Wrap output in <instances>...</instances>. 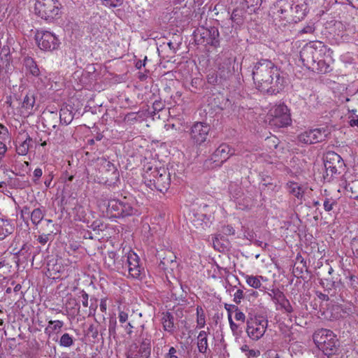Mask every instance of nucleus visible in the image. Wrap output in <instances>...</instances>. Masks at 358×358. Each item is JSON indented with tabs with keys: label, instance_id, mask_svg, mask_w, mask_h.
<instances>
[{
	"label": "nucleus",
	"instance_id": "nucleus-34",
	"mask_svg": "<svg viewBox=\"0 0 358 358\" xmlns=\"http://www.w3.org/2000/svg\"><path fill=\"white\" fill-rule=\"evenodd\" d=\"M141 330L138 335V338L145 339V340H151L152 341V334L149 329L145 325V324H141Z\"/></svg>",
	"mask_w": 358,
	"mask_h": 358
},
{
	"label": "nucleus",
	"instance_id": "nucleus-64",
	"mask_svg": "<svg viewBox=\"0 0 358 358\" xmlns=\"http://www.w3.org/2000/svg\"><path fill=\"white\" fill-rule=\"evenodd\" d=\"M31 245L24 244L23 246L22 247L21 250H20L19 253L24 255V253L29 251L31 250Z\"/></svg>",
	"mask_w": 358,
	"mask_h": 358
},
{
	"label": "nucleus",
	"instance_id": "nucleus-36",
	"mask_svg": "<svg viewBox=\"0 0 358 358\" xmlns=\"http://www.w3.org/2000/svg\"><path fill=\"white\" fill-rule=\"evenodd\" d=\"M272 292L273 294V301L278 305H280V303H282L284 301V299H286V296L284 294V293L278 289H272Z\"/></svg>",
	"mask_w": 358,
	"mask_h": 358
},
{
	"label": "nucleus",
	"instance_id": "nucleus-40",
	"mask_svg": "<svg viewBox=\"0 0 358 358\" xmlns=\"http://www.w3.org/2000/svg\"><path fill=\"white\" fill-rule=\"evenodd\" d=\"M173 258H176V257L173 253L169 252V257H164L163 259L161 260L159 266L162 268L166 269L169 264H172L174 262Z\"/></svg>",
	"mask_w": 358,
	"mask_h": 358
},
{
	"label": "nucleus",
	"instance_id": "nucleus-41",
	"mask_svg": "<svg viewBox=\"0 0 358 358\" xmlns=\"http://www.w3.org/2000/svg\"><path fill=\"white\" fill-rule=\"evenodd\" d=\"M99 325L90 324L87 330V335L89 337H92L93 339H96L99 335Z\"/></svg>",
	"mask_w": 358,
	"mask_h": 358
},
{
	"label": "nucleus",
	"instance_id": "nucleus-61",
	"mask_svg": "<svg viewBox=\"0 0 358 358\" xmlns=\"http://www.w3.org/2000/svg\"><path fill=\"white\" fill-rule=\"evenodd\" d=\"M31 213L30 212V210H29V208L28 206H24L21 210H20V215H21V217L22 219H24V216L25 215H27V217H29L30 215H31Z\"/></svg>",
	"mask_w": 358,
	"mask_h": 358
},
{
	"label": "nucleus",
	"instance_id": "nucleus-63",
	"mask_svg": "<svg viewBox=\"0 0 358 358\" xmlns=\"http://www.w3.org/2000/svg\"><path fill=\"white\" fill-rule=\"evenodd\" d=\"M176 352H177L176 349L173 347H171L169 350L167 357L169 358H178V357L176 355Z\"/></svg>",
	"mask_w": 358,
	"mask_h": 358
},
{
	"label": "nucleus",
	"instance_id": "nucleus-28",
	"mask_svg": "<svg viewBox=\"0 0 358 358\" xmlns=\"http://www.w3.org/2000/svg\"><path fill=\"white\" fill-rule=\"evenodd\" d=\"M198 349L201 353H206L208 349L207 333L205 331H201L198 336Z\"/></svg>",
	"mask_w": 358,
	"mask_h": 358
},
{
	"label": "nucleus",
	"instance_id": "nucleus-32",
	"mask_svg": "<svg viewBox=\"0 0 358 358\" xmlns=\"http://www.w3.org/2000/svg\"><path fill=\"white\" fill-rule=\"evenodd\" d=\"M35 103V95L34 92H29L24 96L22 102V107L27 109L31 110Z\"/></svg>",
	"mask_w": 358,
	"mask_h": 358
},
{
	"label": "nucleus",
	"instance_id": "nucleus-20",
	"mask_svg": "<svg viewBox=\"0 0 358 358\" xmlns=\"http://www.w3.org/2000/svg\"><path fill=\"white\" fill-rule=\"evenodd\" d=\"M266 330L264 326L257 327L253 324V322H247L246 332L250 338L253 340L259 339L264 334Z\"/></svg>",
	"mask_w": 358,
	"mask_h": 358
},
{
	"label": "nucleus",
	"instance_id": "nucleus-37",
	"mask_svg": "<svg viewBox=\"0 0 358 358\" xmlns=\"http://www.w3.org/2000/svg\"><path fill=\"white\" fill-rule=\"evenodd\" d=\"M315 31V24L309 22L303 28L299 31L298 34L301 36L303 34H313Z\"/></svg>",
	"mask_w": 358,
	"mask_h": 358
},
{
	"label": "nucleus",
	"instance_id": "nucleus-50",
	"mask_svg": "<svg viewBox=\"0 0 358 358\" xmlns=\"http://www.w3.org/2000/svg\"><path fill=\"white\" fill-rule=\"evenodd\" d=\"M222 232L227 236L234 235L235 229L231 225H226L222 227Z\"/></svg>",
	"mask_w": 358,
	"mask_h": 358
},
{
	"label": "nucleus",
	"instance_id": "nucleus-5",
	"mask_svg": "<svg viewBox=\"0 0 358 358\" xmlns=\"http://www.w3.org/2000/svg\"><path fill=\"white\" fill-rule=\"evenodd\" d=\"M313 341L317 348L328 357L336 354L339 346L335 334L329 329H322L313 335Z\"/></svg>",
	"mask_w": 358,
	"mask_h": 358
},
{
	"label": "nucleus",
	"instance_id": "nucleus-48",
	"mask_svg": "<svg viewBox=\"0 0 358 358\" xmlns=\"http://www.w3.org/2000/svg\"><path fill=\"white\" fill-rule=\"evenodd\" d=\"M233 308L236 311L235 319L238 321L244 322L245 318V314L243 312L240 311L236 306H233Z\"/></svg>",
	"mask_w": 358,
	"mask_h": 358
},
{
	"label": "nucleus",
	"instance_id": "nucleus-44",
	"mask_svg": "<svg viewBox=\"0 0 358 358\" xmlns=\"http://www.w3.org/2000/svg\"><path fill=\"white\" fill-rule=\"evenodd\" d=\"M124 0H101L102 4L107 7L115 8L120 6Z\"/></svg>",
	"mask_w": 358,
	"mask_h": 358
},
{
	"label": "nucleus",
	"instance_id": "nucleus-38",
	"mask_svg": "<svg viewBox=\"0 0 358 358\" xmlns=\"http://www.w3.org/2000/svg\"><path fill=\"white\" fill-rule=\"evenodd\" d=\"M250 322H253V324L257 327L264 326L265 327V330L268 326V321L264 317L262 316H255L254 319L251 318Z\"/></svg>",
	"mask_w": 358,
	"mask_h": 358
},
{
	"label": "nucleus",
	"instance_id": "nucleus-49",
	"mask_svg": "<svg viewBox=\"0 0 358 358\" xmlns=\"http://www.w3.org/2000/svg\"><path fill=\"white\" fill-rule=\"evenodd\" d=\"M103 223H102V222H101V221H100V220H95V221H94V222L91 224V225H90V227L93 231H102V230H103V229H102V228H101V227H103Z\"/></svg>",
	"mask_w": 358,
	"mask_h": 358
},
{
	"label": "nucleus",
	"instance_id": "nucleus-52",
	"mask_svg": "<svg viewBox=\"0 0 358 358\" xmlns=\"http://www.w3.org/2000/svg\"><path fill=\"white\" fill-rule=\"evenodd\" d=\"M43 171L42 169L40 168H37L34 171V182L35 183L37 182V181L39 180V178L42 176Z\"/></svg>",
	"mask_w": 358,
	"mask_h": 358
},
{
	"label": "nucleus",
	"instance_id": "nucleus-60",
	"mask_svg": "<svg viewBox=\"0 0 358 358\" xmlns=\"http://www.w3.org/2000/svg\"><path fill=\"white\" fill-rule=\"evenodd\" d=\"M50 236V234H49L41 235L38 236V241L42 245H45L48 241Z\"/></svg>",
	"mask_w": 358,
	"mask_h": 358
},
{
	"label": "nucleus",
	"instance_id": "nucleus-27",
	"mask_svg": "<svg viewBox=\"0 0 358 358\" xmlns=\"http://www.w3.org/2000/svg\"><path fill=\"white\" fill-rule=\"evenodd\" d=\"M310 70L317 73H327L331 71V68L322 57H320V59L316 61L315 68L311 69Z\"/></svg>",
	"mask_w": 358,
	"mask_h": 358
},
{
	"label": "nucleus",
	"instance_id": "nucleus-54",
	"mask_svg": "<svg viewBox=\"0 0 358 358\" xmlns=\"http://www.w3.org/2000/svg\"><path fill=\"white\" fill-rule=\"evenodd\" d=\"M135 322L133 320L127 323L125 326V330L129 335H131L133 332V329L135 327Z\"/></svg>",
	"mask_w": 358,
	"mask_h": 358
},
{
	"label": "nucleus",
	"instance_id": "nucleus-56",
	"mask_svg": "<svg viewBox=\"0 0 358 358\" xmlns=\"http://www.w3.org/2000/svg\"><path fill=\"white\" fill-rule=\"evenodd\" d=\"M248 358H255L260 355V351L257 350H250L245 354Z\"/></svg>",
	"mask_w": 358,
	"mask_h": 358
},
{
	"label": "nucleus",
	"instance_id": "nucleus-3",
	"mask_svg": "<svg viewBox=\"0 0 358 358\" xmlns=\"http://www.w3.org/2000/svg\"><path fill=\"white\" fill-rule=\"evenodd\" d=\"M140 214L138 206L134 198L124 196L122 200L113 199L107 201L106 215L109 217L123 218Z\"/></svg>",
	"mask_w": 358,
	"mask_h": 358
},
{
	"label": "nucleus",
	"instance_id": "nucleus-13",
	"mask_svg": "<svg viewBox=\"0 0 358 358\" xmlns=\"http://www.w3.org/2000/svg\"><path fill=\"white\" fill-rule=\"evenodd\" d=\"M234 154L235 150L234 148H231L227 143H222L213 153L211 160L213 162H219L220 164H222Z\"/></svg>",
	"mask_w": 358,
	"mask_h": 358
},
{
	"label": "nucleus",
	"instance_id": "nucleus-35",
	"mask_svg": "<svg viewBox=\"0 0 358 358\" xmlns=\"http://www.w3.org/2000/svg\"><path fill=\"white\" fill-rule=\"evenodd\" d=\"M218 76L217 72H212L207 76V81L209 84L213 85H224L222 79H220Z\"/></svg>",
	"mask_w": 358,
	"mask_h": 358
},
{
	"label": "nucleus",
	"instance_id": "nucleus-31",
	"mask_svg": "<svg viewBox=\"0 0 358 358\" xmlns=\"http://www.w3.org/2000/svg\"><path fill=\"white\" fill-rule=\"evenodd\" d=\"M263 277L261 275H245V280L247 284L255 289H259L262 286V282L260 279H262Z\"/></svg>",
	"mask_w": 358,
	"mask_h": 358
},
{
	"label": "nucleus",
	"instance_id": "nucleus-39",
	"mask_svg": "<svg viewBox=\"0 0 358 358\" xmlns=\"http://www.w3.org/2000/svg\"><path fill=\"white\" fill-rule=\"evenodd\" d=\"M196 315L198 326L199 327H203L205 325V315L203 313V310L201 306H197Z\"/></svg>",
	"mask_w": 358,
	"mask_h": 358
},
{
	"label": "nucleus",
	"instance_id": "nucleus-29",
	"mask_svg": "<svg viewBox=\"0 0 358 358\" xmlns=\"http://www.w3.org/2000/svg\"><path fill=\"white\" fill-rule=\"evenodd\" d=\"M220 33L218 29L215 27H211V34L210 37L208 40L206 45H211L213 47L217 48L220 45Z\"/></svg>",
	"mask_w": 358,
	"mask_h": 358
},
{
	"label": "nucleus",
	"instance_id": "nucleus-47",
	"mask_svg": "<svg viewBox=\"0 0 358 358\" xmlns=\"http://www.w3.org/2000/svg\"><path fill=\"white\" fill-rule=\"evenodd\" d=\"M117 325V321L115 319H110L109 321L108 331L110 336H115V328Z\"/></svg>",
	"mask_w": 358,
	"mask_h": 358
},
{
	"label": "nucleus",
	"instance_id": "nucleus-12",
	"mask_svg": "<svg viewBox=\"0 0 358 358\" xmlns=\"http://www.w3.org/2000/svg\"><path fill=\"white\" fill-rule=\"evenodd\" d=\"M330 132L322 127L306 131L299 136V141L306 144H314L326 140Z\"/></svg>",
	"mask_w": 358,
	"mask_h": 358
},
{
	"label": "nucleus",
	"instance_id": "nucleus-6",
	"mask_svg": "<svg viewBox=\"0 0 358 358\" xmlns=\"http://www.w3.org/2000/svg\"><path fill=\"white\" fill-rule=\"evenodd\" d=\"M326 47L321 41L310 42L300 51V59L308 69H315L316 61L322 57Z\"/></svg>",
	"mask_w": 358,
	"mask_h": 358
},
{
	"label": "nucleus",
	"instance_id": "nucleus-14",
	"mask_svg": "<svg viewBox=\"0 0 358 358\" xmlns=\"http://www.w3.org/2000/svg\"><path fill=\"white\" fill-rule=\"evenodd\" d=\"M234 71V68L231 58L224 57L219 63L217 73L224 83L232 77Z\"/></svg>",
	"mask_w": 358,
	"mask_h": 358
},
{
	"label": "nucleus",
	"instance_id": "nucleus-42",
	"mask_svg": "<svg viewBox=\"0 0 358 358\" xmlns=\"http://www.w3.org/2000/svg\"><path fill=\"white\" fill-rule=\"evenodd\" d=\"M64 323L62 321L60 320H55L52 321L50 320L48 322V327L45 329V331H47L48 329H51L52 331H57L60 330L62 327H63Z\"/></svg>",
	"mask_w": 358,
	"mask_h": 358
},
{
	"label": "nucleus",
	"instance_id": "nucleus-53",
	"mask_svg": "<svg viewBox=\"0 0 358 358\" xmlns=\"http://www.w3.org/2000/svg\"><path fill=\"white\" fill-rule=\"evenodd\" d=\"M228 320H229L230 328H231V331L235 334L236 330L238 328V326L236 323L234 322L232 317H231V313H229V314L228 315Z\"/></svg>",
	"mask_w": 358,
	"mask_h": 358
},
{
	"label": "nucleus",
	"instance_id": "nucleus-25",
	"mask_svg": "<svg viewBox=\"0 0 358 358\" xmlns=\"http://www.w3.org/2000/svg\"><path fill=\"white\" fill-rule=\"evenodd\" d=\"M73 120V112L68 106L62 107L59 111V121L61 124L68 125Z\"/></svg>",
	"mask_w": 358,
	"mask_h": 358
},
{
	"label": "nucleus",
	"instance_id": "nucleus-62",
	"mask_svg": "<svg viewBox=\"0 0 358 358\" xmlns=\"http://www.w3.org/2000/svg\"><path fill=\"white\" fill-rule=\"evenodd\" d=\"M119 321L121 323H124L128 320V314L124 311H120L118 315Z\"/></svg>",
	"mask_w": 358,
	"mask_h": 358
},
{
	"label": "nucleus",
	"instance_id": "nucleus-9",
	"mask_svg": "<svg viewBox=\"0 0 358 358\" xmlns=\"http://www.w3.org/2000/svg\"><path fill=\"white\" fill-rule=\"evenodd\" d=\"M270 116L269 124L278 128L287 127L292 122L289 109L284 103L274 106Z\"/></svg>",
	"mask_w": 358,
	"mask_h": 358
},
{
	"label": "nucleus",
	"instance_id": "nucleus-15",
	"mask_svg": "<svg viewBox=\"0 0 358 358\" xmlns=\"http://www.w3.org/2000/svg\"><path fill=\"white\" fill-rule=\"evenodd\" d=\"M101 168L106 173V182L110 180V182H115L119 180V172L115 166L105 158L101 159Z\"/></svg>",
	"mask_w": 358,
	"mask_h": 358
},
{
	"label": "nucleus",
	"instance_id": "nucleus-7",
	"mask_svg": "<svg viewBox=\"0 0 358 358\" xmlns=\"http://www.w3.org/2000/svg\"><path fill=\"white\" fill-rule=\"evenodd\" d=\"M61 8L58 0H36L34 10L42 19L51 21L59 15Z\"/></svg>",
	"mask_w": 358,
	"mask_h": 358
},
{
	"label": "nucleus",
	"instance_id": "nucleus-58",
	"mask_svg": "<svg viewBox=\"0 0 358 358\" xmlns=\"http://www.w3.org/2000/svg\"><path fill=\"white\" fill-rule=\"evenodd\" d=\"M348 118L350 119L349 124L351 127H358V115H357V117L353 116V115H350L348 117Z\"/></svg>",
	"mask_w": 358,
	"mask_h": 358
},
{
	"label": "nucleus",
	"instance_id": "nucleus-2",
	"mask_svg": "<svg viewBox=\"0 0 358 358\" xmlns=\"http://www.w3.org/2000/svg\"><path fill=\"white\" fill-rule=\"evenodd\" d=\"M309 0H278L275 4L279 17L287 22H297L309 12Z\"/></svg>",
	"mask_w": 358,
	"mask_h": 358
},
{
	"label": "nucleus",
	"instance_id": "nucleus-43",
	"mask_svg": "<svg viewBox=\"0 0 358 358\" xmlns=\"http://www.w3.org/2000/svg\"><path fill=\"white\" fill-rule=\"evenodd\" d=\"M337 204V202L332 198H326L324 201V208L327 212H329L333 210L334 206Z\"/></svg>",
	"mask_w": 358,
	"mask_h": 358
},
{
	"label": "nucleus",
	"instance_id": "nucleus-55",
	"mask_svg": "<svg viewBox=\"0 0 358 358\" xmlns=\"http://www.w3.org/2000/svg\"><path fill=\"white\" fill-rule=\"evenodd\" d=\"M136 343H137V344L151 348V343H152L151 340H149V339L145 340V339L136 338Z\"/></svg>",
	"mask_w": 358,
	"mask_h": 358
},
{
	"label": "nucleus",
	"instance_id": "nucleus-51",
	"mask_svg": "<svg viewBox=\"0 0 358 358\" xmlns=\"http://www.w3.org/2000/svg\"><path fill=\"white\" fill-rule=\"evenodd\" d=\"M164 107V103L161 101H155L152 104V109L155 110V111H161L163 110Z\"/></svg>",
	"mask_w": 358,
	"mask_h": 358
},
{
	"label": "nucleus",
	"instance_id": "nucleus-30",
	"mask_svg": "<svg viewBox=\"0 0 358 358\" xmlns=\"http://www.w3.org/2000/svg\"><path fill=\"white\" fill-rule=\"evenodd\" d=\"M45 212L40 208L34 209L30 215L31 220L33 224L38 225L43 219Z\"/></svg>",
	"mask_w": 358,
	"mask_h": 358
},
{
	"label": "nucleus",
	"instance_id": "nucleus-4",
	"mask_svg": "<svg viewBox=\"0 0 358 358\" xmlns=\"http://www.w3.org/2000/svg\"><path fill=\"white\" fill-rule=\"evenodd\" d=\"M145 183L151 189L166 192L171 184L170 173L164 168L150 167L143 175Z\"/></svg>",
	"mask_w": 358,
	"mask_h": 358
},
{
	"label": "nucleus",
	"instance_id": "nucleus-22",
	"mask_svg": "<svg viewBox=\"0 0 358 358\" xmlns=\"http://www.w3.org/2000/svg\"><path fill=\"white\" fill-rule=\"evenodd\" d=\"M162 322L163 324V328L165 331L169 332L170 334H173L174 332V317L172 315V313L169 312L164 313Z\"/></svg>",
	"mask_w": 358,
	"mask_h": 358
},
{
	"label": "nucleus",
	"instance_id": "nucleus-16",
	"mask_svg": "<svg viewBox=\"0 0 358 358\" xmlns=\"http://www.w3.org/2000/svg\"><path fill=\"white\" fill-rule=\"evenodd\" d=\"M127 265L129 275L134 278L140 276L141 267L139 265V257L134 252H129L127 257Z\"/></svg>",
	"mask_w": 358,
	"mask_h": 358
},
{
	"label": "nucleus",
	"instance_id": "nucleus-18",
	"mask_svg": "<svg viewBox=\"0 0 358 358\" xmlns=\"http://www.w3.org/2000/svg\"><path fill=\"white\" fill-rule=\"evenodd\" d=\"M32 142L33 140L28 134H21L16 140V152L19 155H26Z\"/></svg>",
	"mask_w": 358,
	"mask_h": 358
},
{
	"label": "nucleus",
	"instance_id": "nucleus-33",
	"mask_svg": "<svg viewBox=\"0 0 358 358\" xmlns=\"http://www.w3.org/2000/svg\"><path fill=\"white\" fill-rule=\"evenodd\" d=\"M59 343L62 347L69 348L73 344V338L69 334L65 333L61 336Z\"/></svg>",
	"mask_w": 358,
	"mask_h": 358
},
{
	"label": "nucleus",
	"instance_id": "nucleus-26",
	"mask_svg": "<svg viewBox=\"0 0 358 358\" xmlns=\"http://www.w3.org/2000/svg\"><path fill=\"white\" fill-rule=\"evenodd\" d=\"M24 66L33 76H40L41 71L36 62L31 57H26L24 60Z\"/></svg>",
	"mask_w": 358,
	"mask_h": 358
},
{
	"label": "nucleus",
	"instance_id": "nucleus-59",
	"mask_svg": "<svg viewBox=\"0 0 358 358\" xmlns=\"http://www.w3.org/2000/svg\"><path fill=\"white\" fill-rule=\"evenodd\" d=\"M248 7H253V6H260L262 4V0H245Z\"/></svg>",
	"mask_w": 358,
	"mask_h": 358
},
{
	"label": "nucleus",
	"instance_id": "nucleus-10",
	"mask_svg": "<svg viewBox=\"0 0 358 358\" xmlns=\"http://www.w3.org/2000/svg\"><path fill=\"white\" fill-rule=\"evenodd\" d=\"M210 127L204 122H195L189 127L188 134L193 145H201L207 140Z\"/></svg>",
	"mask_w": 358,
	"mask_h": 358
},
{
	"label": "nucleus",
	"instance_id": "nucleus-21",
	"mask_svg": "<svg viewBox=\"0 0 358 358\" xmlns=\"http://www.w3.org/2000/svg\"><path fill=\"white\" fill-rule=\"evenodd\" d=\"M334 272V269L330 267L328 271L329 276L321 279V285L327 291H331L338 285V278L331 276Z\"/></svg>",
	"mask_w": 358,
	"mask_h": 358
},
{
	"label": "nucleus",
	"instance_id": "nucleus-19",
	"mask_svg": "<svg viewBox=\"0 0 358 358\" xmlns=\"http://www.w3.org/2000/svg\"><path fill=\"white\" fill-rule=\"evenodd\" d=\"M14 230L15 226L10 220L0 218V241L12 234Z\"/></svg>",
	"mask_w": 358,
	"mask_h": 358
},
{
	"label": "nucleus",
	"instance_id": "nucleus-57",
	"mask_svg": "<svg viewBox=\"0 0 358 358\" xmlns=\"http://www.w3.org/2000/svg\"><path fill=\"white\" fill-rule=\"evenodd\" d=\"M81 299H82L83 306L85 308H87L89 306V305H88L89 295L85 292L83 291L82 295H81Z\"/></svg>",
	"mask_w": 358,
	"mask_h": 358
},
{
	"label": "nucleus",
	"instance_id": "nucleus-8",
	"mask_svg": "<svg viewBox=\"0 0 358 358\" xmlns=\"http://www.w3.org/2000/svg\"><path fill=\"white\" fill-rule=\"evenodd\" d=\"M328 180L342 173L345 171V163L342 157L334 151L328 152L324 159Z\"/></svg>",
	"mask_w": 358,
	"mask_h": 358
},
{
	"label": "nucleus",
	"instance_id": "nucleus-17",
	"mask_svg": "<svg viewBox=\"0 0 358 358\" xmlns=\"http://www.w3.org/2000/svg\"><path fill=\"white\" fill-rule=\"evenodd\" d=\"M150 354V347L134 343L129 347L127 358H149Z\"/></svg>",
	"mask_w": 358,
	"mask_h": 358
},
{
	"label": "nucleus",
	"instance_id": "nucleus-11",
	"mask_svg": "<svg viewBox=\"0 0 358 358\" xmlns=\"http://www.w3.org/2000/svg\"><path fill=\"white\" fill-rule=\"evenodd\" d=\"M38 46L44 50L52 51L59 48L60 41L56 35L48 31H38L36 34Z\"/></svg>",
	"mask_w": 358,
	"mask_h": 358
},
{
	"label": "nucleus",
	"instance_id": "nucleus-23",
	"mask_svg": "<svg viewBox=\"0 0 358 358\" xmlns=\"http://www.w3.org/2000/svg\"><path fill=\"white\" fill-rule=\"evenodd\" d=\"M211 27L206 29L201 27L197 29V32L195 34L196 41L199 44H203L206 45L209 37H210Z\"/></svg>",
	"mask_w": 358,
	"mask_h": 358
},
{
	"label": "nucleus",
	"instance_id": "nucleus-1",
	"mask_svg": "<svg viewBox=\"0 0 358 358\" xmlns=\"http://www.w3.org/2000/svg\"><path fill=\"white\" fill-rule=\"evenodd\" d=\"M252 76L258 90L270 94L279 93L285 84L280 69L271 60L258 62L253 69Z\"/></svg>",
	"mask_w": 358,
	"mask_h": 358
},
{
	"label": "nucleus",
	"instance_id": "nucleus-24",
	"mask_svg": "<svg viewBox=\"0 0 358 358\" xmlns=\"http://www.w3.org/2000/svg\"><path fill=\"white\" fill-rule=\"evenodd\" d=\"M286 188L290 194L297 199H302L303 196L304 192L297 182L289 181L286 184Z\"/></svg>",
	"mask_w": 358,
	"mask_h": 358
},
{
	"label": "nucleus",
	"instance_id": "nucleus-45",
	"mask_svg": "<svg viewBox=\"0 0 358 358\" xmlns=\"http://www.w3.org/2000/svg\"><path fill=\"white\" fill-rule=\"evenodd\" d=\"M280 306L282 309L285 310V311L288 313L293 312V308L289 301L287 298L284 299L282 303H280Z\"/></svg>",
	"mask_w": 358,
	"mask_h": 358
},
{
	"label": "nucleus",
	"instance_id": "nucleus-46",
	"mask_svg": "<svg viewBox=\"0 0 358 358\" xmlns=\"http://www.w3.org/2000/svg\"><path fill=\"white\" fill-rule=\"evenodd\" d=\"M244 298L243 291L241 289H238L234 294V301L236 304H239L241 300Z\"/></svg>",
	"mask_w": 358,
	"mask_h": 358
}]
</instances>
